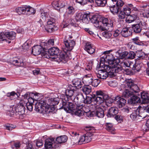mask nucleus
I'll return each mask as SVG.
<instances>
[{
  "mask_svg": "<svg viewBox=\"0 0 149 149\" xmlns=\"http://www.w3.org/2000/svg\"><path fill=\"white\" fill-rule=\"evenodd\" d=\"M63 42L65 46V50L68 52L71 51L75 45V42L73 40L65 39L64 40Z\"/></svg>",
  "mask_w": 149,
  "mask_h": 149,
  "instance_id": "nucleus-14",
  "label": "nucleus"
},
{
  "mask_svg": "<svg viewBox=\"0 0 149 149\" xmlns=\"http://www.w3.org/2000/svg\"><path fill=\"white\" fill-rule=\"evenodd\" d=\"M100 16L98 15H94L90 18V20L91 22L94 24V26L97 28L101 29L102 28L101 25V21H100Z\"/></svg>",
  "mask_w": 149,
  "mask_h": 149,
  "instance_id": "nucleus-11",
  "label": "nucleus"
},
{
  "mask_svg": "<svg viewBox=\"0 0 149 149\" xmlns=\"http://www.w3.org/2000/svg\"><path fill=\"white\" fill-rule=\"evenodd\" d=\"M92 77L91 73L85 75L83 78V81L86 84H91L93 80Z\"/></svg>",
  "mask_w": 149,
  "mask_h": 149,
  "instance_id": "nucleus-22",
  "label": "nucleus"
},
{
  "mask_svg": "<svg viewBox=\"0 0 149 149\" xmlns=\"http://www.w3.org/2000/svg\"><path fill=\"white\" fill-rule=\"evenodd\" d=\"M85 138L84 136H82L80 138L79 140L78 141V143L79 145H81L83 143H85Z\"/></svg>",
  "mask_w": 149,
  "mask_h": 149,
  "instance_id": "nucleus-62",
  "label": "nucleus"
},
{
  "mask_svg": "<svg viewBox=\"0 0 149 149\" xmlns=\"http://www.w3.org/2000/svg\"><path fill=\"white\" fill-rule=\"evenodd\" d=\"M90 18L89 15L87 14H85L83 15L82 21L83 23L87 24L89 22L88 18L90 19Z\"/></svg>",
  "mask_w": 149,
  "mask_h": 149,
  "instance_id": "nucleus-45",
  "label": "nucleus"
},
{
  "mask_svg": "<svg viewBox=\"0 0 149 149\" xmlns=\"http://www.w3.org/2000/svg\"><path fill=\"white\" fill-rule=\"evenodd\" d=\"M36 12V10L33 8L29 6H24V14L30 15L34 14Z\"/></svg>",
  "mask_w": 149,
  "mask_h": 149,
  "instance_id": "nucleus-24",
  "label": "nucleus"
},
{
  "mask_svg": "<svg viewBox=\"0 0 149 149\" xmlns=\"http://www.w3.org/2000/svg\"><path fill=\"white\" fill-rule=\"evenodd\" d=\"M131 68L135 72H139L141 70L142 66V64L137 62L134 64L132 62V65Z\"/></svg>",
  "mask_w": 149,
  "mask_h": 149,
  "instance_id": "nucleus-29",
  "label": "nucleus"
},
{
  "mask_svg": "<svg viewBox=\"0 0 149 149\" xmlns=\"http://www.w3.org/2000/svg\"><path fill=\"white\" fill-rule=\"evenodd\" d=\"M25 104L23 101H21L12 109L13 115L22 116L25 113Z\"/></svg>",
  "mask_w": 149,
  "mask_h": 149,
  "instance_id": "nucleus-5",
  "label": "nucleus"
},
{
  "mask_svg": "<svg viewBox=\"0 0 149 149\" xmlns=\"http://www.w3.org/2000/svg\"><path fill=\"white\" fill-rule=\"evenodd\" d=\"M95 3L98 6L104 7L107 3V0H95Z\"/></svg>",
  "mask_w": 149,
  "mask_h": 149,
  "instance_id": "nucleus-42",
  "label": "nucleus"
},
{
  "mask_svg": "<svg viewBox=\"0 0 149 149\" xmlns=\"http://www.w3.org/2000/svg\"><path fill=\"white\" fill-rule=\"evenodd\" d=\"M67 140V138L65 135L57 137L56 139V141L58 143H61L65 142Z\"/></svg>",
  "mask_w": 149,
  "mask_h": 149,
  "instance_id": "nucleus-35",
  "label": "nucleus"
},
{
  "mask_svg": "<svg viewBox=\"0 0 149 149\" xmlns=\"http://www.w3.org/2000/svg\"><path fill=\"white\" fill-rule=\"evenodd\" d=\"M100 81L98 79H95L92 80V83L91 84L94 87H96L100 83Z\"/></svg>",
  "mask_w": 149,
  "mask_h": 149,
  "instance_id": "nucleus-53",
  "label": "nucleus"
},
{
  "mask_svg": "<svg viewBox=\"0 0 149 149\" xmlns=\"http://www.w3.org/2000/svg\"><path fill=\"white\" fill-rule=\"evenodd\" d=\"M114 100L117 101L116 104L118 106L119 108H121L125 105L126 103V100L123 98L117 97H114Z\"/></svg>",
  "mask_w": 149,
  "mask_h": 149,
  "instance_id": "nucleus-20",
  "label": "nucleus"
},
{
  "mask_svg": "<svg viewBox=\"0 0 149 149\" xmlns=\"http://www.w3.org/2000/svg\"><path fill=\"white\" fill-rule=\"evenodd\" d=\"M120 33L123 37H127L132 35V32L128 28H125L122 29Z\"/></svg>",
  "mask_w": 149,
  "mask_h": 149,
  "instance_id": "nucleus-25",
  "label": "nucleus"
},
{
  "mask_svg": "<svg viewBox=\"0 0 149 149\" xmlns=\"http://www.w3.org/2000/svg\"><path fill=\"white\" fill-rule=\"evenodd\" d=\"M78 92V89L76 88L75 87L72 86V85H69L65 92V96L63 95L62 96L61 103L60 104V107L59 109H63L65 111L69 112V110H74V104L71 102H72L71 98L73 95H75Z\"/></svg>",
  "mask_w": 149,
  "mask_h": 149,
  "instance_id": "nucleus-1",
  "label": "nucleus"
},
{
  "mask_svg": "<svg viewBox=\"0 0 149 149\" xmlns=\"http://www.w3.org/2000/svg\"><path fill=\"white\" fill-rule=\"evenodd\" d=\"M146 24L145 23L139 20L137 24L132 25V27L135 33H140L141 31V26L146 25Z\"/></svg>",
  "mask_w": 149,
  "mask_h": 149,
  "instance_id": "nucleus-15",
  "label": "nucleus"
},
{
  "mask_svg": "<svg viewBox=\"0 0 149 149\" xmlns=\"http://www.w3.org/2000/svg\"><path fill=\"white\" fill-rule=\"evenodd\" d=\"M6 32H1L0 33V41L7 40Z\"/></svg>",
  "mask_w": 149,
  "mask_h": 149,
  "instance_id": "nucleus-51",
  "label": "nucleus"
},
{
  "mask_svg": "<svg viewBox=\"0 0 149 149\" xmlns=\"http://www.w3.org/2000/svg\"><path fill=\"white\" fill-rule=\"evenodd\" d=\"M71 54L70 52L65 50L60 52L59 55L56 57L55 61L58 62H62L64 63L66 62L69 59L71 58Z\"/></svg>",
  "mask_w": 149,
  "mask_h": 149,
  "instance_id": "nucleus-6",
  "label": "nucleus"
},
{
  "mask_svg": "<svg viewBox=\"0 0 149 149\" xmlns=\"http://www.w3.org/2000/svg\"><path fill=\"white\" fill-rule=\"evenodd\" d=\"M83 112H83V113L82 114L80 115H77L78 116H82L83 115H84L85 116H87V117H92L93 116V114H92L91 111H88V112H85L83 111Z\"/></svg>",
  "mask_w": 149,
  "mask_h": 149,
  "instance_id": "nucleus-57",
  "label": "nucleus"
},
{
  "mask_svg": "<svg viewBox=\"0 0 149 149\" xmlns=\"http://www.w3.org/2000/svg\"><path fill=\"white\" fill-rule=\"evenodd\" d=\"M86 128V130L88 131V132L92 133L93 134L95 132L94 128L93 127L88 126H87Z\"/></svg>",
  "mask_w": 149,
  "mask_h": 149,
  "instance_id": "nucleus-58",
  "label": "nucleus"
},
{
  "mask_svg": "<svg viewBox=\"0 0 149 149\" xmlns=\"http://www.w3.org/2000/svg\"><path fill=\"white\" fill-rule=\"evenodd\" d=\"M93 99L97 104H100L104 102V100L105 99L103 97H97L94 95L93 96Z\"/></svg>",
  "mask_w": 149,
  "mask_h": 149,
  "instance_id": "nucleus-37",
  "label": "nucleus"
},
{
  "mask_svg": "<svg viewBox=\"0 0 149 149\" xmlns=\"http://www.w3.org/2000/svg\"><path fill=\"white\" fill-rule=\"evenodd\" d=\"M47 20V24L45 26V29L47 32L51 33L54 30V26L55 20L52 18L48 19Z\"/></svg>",
  "mask_w": 149,
  "mask_h": 149,
  "instance_id": "nucleus-12",
  "label": "nucleus"
},
{
  "mask_svg": "<svg viewBox=\"0 0 149 149\" xmlns=\"http://www.w3.org/2000/svg\"><path fill=\"white\" fill-rule=\"evenodd\" d=\"M139 112L137 111V109L135 110L130 115V118L134 120H137L138 119H142L141 118Z\"/></svg>",
  "mask_w": 149,
  "mask_h": 149,
  "instance_id": "nucleus-32",
  "label": "nucleus"
},
{
  "mask_svg": "<svg viewBox=\"0 0 149 149\" xmlns=\"http://www.w3.org/2000/svg\"><path fill=\"white\" fill-rule=\"evenodd\" d=\"M142 119L145 118L149 114V104L146 106H140L137 109Z\"/></svg>",
  "mask_w": 149,
  "mask_h": 149,
  "instance_id": "nucleus-10",
  "label": "nucleus"
},
{
  "mask_svg": "<svg viewBox=\"0 0 149 149\" xmlns=\"http://www.w3.org/2000/svg\"><path fill=\"white\" fill-rule=\"evenodd\" d=\"M91 87L88 85L84 86L82 88L83 92L86 95L90 93L91 91Z\"/></svg>",
  "mask_w": 149,
  "mask_h": 149,
  "instance_id": "nucleus-39",
  "label": "nucleus"
},
{
  "mask_svg": "<svg viewBox=\"0 0 149 149\" xmlns=\"http://www.w3.org/2000/svg\"><path fill=\"white\" fill-rule=\"evenodd\" d=\"M72 86L75 87L76 88L78 89V91L79 88H81L82 86V83L81 79L76 78L74 79L72 81Z\"/></svg>",
  "mask_w": 149,
  "mask_h": 149,
  "instance_id": "nucleus-23",
  "label": "nucleus"
},
{
  "mask_svg": "<svg viewBox=\"0 0 149 149\" xmlns=\"http://www.w3.org/2000/svg\"><path fill=\"white\" fill-rule=\"evenodd\" d=\"M97 75V77L102 79H106L108 77L107 72L104 71L103 70H99Z\"/></svg>",
  "mask_w": 149,
  "mask_h": 149,
  "instance_id": "nucleus-26",
  "label": "nucleus"
},
{
  "mask_svg": "<svg viewBox=\"0 0 149 149\" xmlns=\"http://www.w3.org/2000/svg\"><path fill=\"white\" fill-rule=\"evenodd\" d=\"M52 6L54 8L57 10H59L60 8L63 7L65 5L62 1H53L52 3Z\"/></svg>",
  "mask_w": 149,
  "mask_h": 149,
  "instance_id": "nucleus-18",
  "label": "nucleus"
},
{
  "mask_svg": "<svg viewBox=\"0 0 149 149\" xmlns=\"http://www.w3.org/2000/svg\"><path fill=\"white\" fill-rule=\"evenodd\" d=\"M12 63L13 64L19 66H22L24 65L23 61H21L20 59L14 60L12 61Z\"/></svg>",
  "mask_w": 149,
  "mask_h": 149,
  "instance_id": "nucleus-44",
  "label": "nucleus"
},
{
  "mask_svg": "<svg viewBox=\"0 0 149 149\" xmlns=\"http://www.w3.org/2000/svg\"><path fill=\"white\" fill-rule=\"evenodd\" d=\"M20 143L19 142H16L14 143V145L12 146V147L13 149H18L20 147Z\"/></svg>",
  "mask_w": 149,
  "mask_h": 149,
  "instance_id": "nucleus-63",
  "label": "nucleus"
},
{
  "mask_svg": "<svg viewBox=\"0 0 149 149\" xmlns=\"http://www.w3.org/2000/svg\"><path fill=\"white\" fill-rule=\"evenodd\" d=\"M141 97L144 102H149V94L148 93L145 92L141 93Z\"/></svg>",
  "mask_w": 149,
  "mask_h": 149,
  "instance_id": "nucleus-33",
  "label": "nucleus"
},
{
  "mask_svg": "<svg viewBox=\"0 0 149 149\" xmlns=\"http://www.w3.org/2000/svg\"><path fill=\"white\" fill-rule=\"evenodd\" d=\"M35 109L36 111L43 114H49L54 110V107H51L43 100H40L36 104Z\"/></svg>",
  "mask_w": 149,
  "mask_h": 149,
  "instance_id": "nucleus-4",
  "label": "nucleus"
},
{
  "mask_svg": "<svg viewBox=\"0 0 149 149\" xmlns=\"http://www.w3.org/2000/svg\"><path fill=\"white\" fill-rule=\"evenodd\" d=\"M137 60H141L145 58L144 53L141 52H139L137 54Z\"/></svg>",
  "mask_w": 149,
  "mask_h": 149,
  "instance_id": "nucleus-50",
  "label": "nucleus"
},
{
  "mask_svg": "<svg viewBox=\"0 0 149 149\" xmlns=\"http://www.w3.org/2000/svg\"><path fill=\"white\" fill-rule=\"evenodd\" d=\"M6 35L7 38L10 40H13L15 39L16 34L15 32L13 31H7L6 32Z\"/></svg>",
  "mask_w": 149,
  "mask_h": 149,
  "instance_id": "nucleus-36",
  "label": "nucleus"
},
{
  "mask_svg": "<svg viewBox=\"0 0 149 149\" xmlns=\"http://www.w3.org/2000/svg\"><path fill=\"white\" fill-rule=\"evenodd\" d=\"M93 134L91 132H87L84 135L85 138V143H87L91 141L92 139V136Z\"/></svg>",
  "mask_w": 149,
  "mask_h": 149,
  "instance_id": "nucleus-38",
  "label": "nucleus"
},
{
  "mask_svg": "<svg viewBox=\"0 0 149 149\" xmlns=\"http://www.w3.org/2000/svg\"><path fill=\"white\" fill-rule=\"evenodd\" d=\"M54 143V139L52 138H49L45 140V147L46 149H50L53 147Z\"/></svg>",
  "mask_w": 149,
  "mask_h": 149,
  "instance_id": "nucleus-16",
  "label": "nucleus"
},
{
  "mask_svg": "<svg viewBox=\"0 0 149 149\" xmlns=\"http://www.w3.org/2000/svg\"><path fill=\"white\" fill-rule=\"evenodd\" d=\"M134 95L133 92H131L128 88L125 87V91L122 93V96L125 98H128Z\"/></svg>",
  "mask_w": 149,
  "mask_h": 149,
  "instance_id": "nucleus-28",
  "label": "nucleus"
},
{
  "mask_svg": "<svg viewBox=\"0 0 149 149\" xmlns=\"http://www.w3.org/2000/svg\"><path fill=\"white\" fill-rule=\"evenodd\" d=\"M128 54V52H123L120 54V58L121 59L125 58L127 56Z\"/></svg>",
  "mask_w": 149,
  "mask_h": 149,
  "instance_id": "nucleus-56",
  "label": "nucleus"
},
{
  "mask_svg": "<svg viewBox=\"0 0 149 149\" xmlns=\"http://www.w3.org/2000/svg\"><path fill=\"white\" fill-rule=\"evenodd\" d=\"M76 97L74 98V102L76 104V107L74 105V110L69 111H74L76 115H80L83 114V102L84 98L83 94L78 93L75 95Z\"/></svg>",
  "mask_w": 149,
  "mask_h": 149,
  "instance_id": "nucleus-3",
  "label": "nucleus"
},
{
  "mask_svg": "<svg viewBox=\"0 0 149 149\" xmlns=\"http://www.w3.org/2000/svg\"><path fill=\"white\" fill-rule=\"evenodd\" d=\"M42 51V47L37 45L33 47L31 52L34 55H38L40 54Z\"/></svg>",
  "mask_w": 149,
  "mask_h": 149,
  "instance_id": "nucleus-21",
  "label": "nucleus"
},
{
  "mask_svg": "<svg viewBox=\"0 0 149 149\" xmlns=\"http://www.w3.org/2000/svg\"><path fill=\"white\" fill-rule=\"evenodd\" d=\"M85 50L89 54H91L95 51L94 47L90 42H87L85 46Z\"/></svg>",
  "mask_w": 149,
  "mask_h": 149,
  "instance_id": "nucleus-17",
  "label": "nucleus"
},
{
  "mask_svg": "<svg viewBox=\"0 0 149 149\" xmlns=\"http://www.w3.org/2000/svg\"><path fill=\"white\" fill-rule=\"evenodd\" d=\"M132 96H133L130 99L128 100V102L129 103L133 105L141 102L139 97L136 96H133V95Z\"/></svg>",
  "mask_w": 149,
  "mask_h": 149,
  "instance_id": "nucleus-27",
  "label": "nucleus"
},
{
  "mask_svg": "<svg viewBox=\"0 0 149 149\" xmlns=\"http://www.w3.org/2000/svg\"><path fill=\"white\" fill-rule=\"evenodd\" d=\"M99 68H103V69H102L105 72H108L110 70L111 68V65L109 66V65H104V66L103 67V66H101V65H99Z\"/></svg>",
  "mask_w": 149,
  "mask_h": 149,
  "instance_id": "nucleus-47",
  "label": "nucleus"
},
{
  "mask_svg": "<svg viewBox=\"0 0 149 149\" xmlns=\"http://www.w3.org/2000/svg\"><path fill=\"white\" fill-rule=\"evenodd\" d=\"M118 109L115 107H112L110 108L108 111L107 116L108 117L113 116L118 113Z\"/></svg>",
  "mask_w": 149,
  "mask_h": 149,
  "instance_id": "nucleus-19",
  "label": "nucleus"
},
{
  "mask_svg": "<svg viewBox=\"0 0 149 149\" xmlns=\"http://www.w3.org/2000/svg\"><path fill=\"white\" fill-rule=\"evenodd\" d=\"M93 101H94V100L93 99V96L92 97L89 96H86L85 99H84V102L83 103L90 104Z\"/></svg>",
  "mask_w": 149,
  "mask_h": 149,
  "instance_id": "nucleus-49",
  "label": "nucleus"
},
{
  "mask_svg": "<svg viewBox=\"0 0 149 149\" xmlns=\"http://www.w3.org/2000/svg\"><path fill=\"white\" fill-rule=\"evenodd\" d=\"M111 67L112 68L113 71H114L116 74V73H120L122 70V68L118 64V63L116 64L115 63L111 65Z\"/></svg>",
  "mask_w": 149,
  "mask_h": 149,
  "instance_id": "nucleus-30",
  "label": "nucleus"
},
{
  "mask_svg": "<svg viewBox=\"0 0 149 149\" xmlns=\"http://www.w3.org/2000/svg\"><path fill=\"white\" fill-rule=\"evenodd\" d=\"M135 54L134 52L133 51H131L129 53L128 52V54L127 55V58L128 59H133L135 57Z\"/></svg>",
  "mask_w": 149,
  "mask_h": 149,
  "instance_id": "nucleus-59",
  "label": "nucleus"
},
{
  "mask_svg": "<svg viewBox=\"0 0 149 149\" xmlns=\"http://www.w3.org/2000/svg\"><path fill=\"white\" fill-rule=\"evenodd\" d=\"M104 100L105 101V102L106 103V104L108 106L109 105V104H111L112 103H113L114 100V99H112L110 97L108 96V97L106 99H104Z\"/></svg>",
  "mask_w": 149,
  "mask_h": 149,
  "instance_id": "nucleus-60",
  "label": "nucleus"
},
{
  "mask_svg": "<svg viewBox=\"0 0 149 149\" xmlns=\"http://www.w3.org/2000/svg\"><path fill=\"white\" fill-rule=\"evenodd\" d=\"M75 12L74 8L72 6H69L66 10V13L68 15H73Z\"/></svg>",
  "mask_w": 149,
  "mask_h": 149,
  "instance_id": "nucleus-46",
  "label": "nucleus"
},
{
  "mask_svg": "<svg viewBox=\"0 0 149 149\" xmlns=\"http://www.w3.org/2000/svg\"><path fill=\"white\" fill-rule=\"evenodd\" d=\"M132 62L131 61L125 60H124L123 61L122 63V64L124 66L130 67L131 68L132 65Z\"/></svg>",
  "mask_w": 149,
  "mask_h": 149,
  "instance_id": "nucleus-43",
  "label": "nucleus"
},
{
  "mask_svg": "<svg viewBox=\"0 0 149 149\" xmlns=\"http://www.w3.org/2000/svg\"><path fill=\"white\" fill-rule=\"evenodd\" d=\"M132 4H128L127 5H124V3L123 1L118 0L116 5L110 6L109 8L111 12L113 14H117L120 11L119 18L122 19L125 18V15H128L131 13L130 8L132 7Z\"/></svg>",
  "mask_w": 149,
  "mask_h": 149,
  "instance_id": "nucleus-2",
  "label": "nucleus"
},
{
  "mask_svg": "<svg viewBox=\"0 0 149 149\" xmlns=\"http://www.w3.org/2000/svg\"><path fill=\"white\" fill-rule=\"evenodd\" d=\"M83 14L81 13L77 12L76 13L75 17L77 21H82Z\"/></svg>",
  "mask_w": 149,
  "mask_h": 149,
  "instance_id": "nucleus-52",
  "label": "nucleus"
},
{
  "mask_svg": "<svg viewBox=\"0 0 149 149\" xmlns=\"http://www.w3.org/2000/svg\"><path fill=\"white\" fill-rule=\"evenodd\" d=\"M40 46L42 47V49L44 51L48 49V48L49 47L47 42H42Z\"/></svg>",
  "mask_w": 149,
  "mask_h": 149,
  "instance_id": "nucleus-48",
  "label": "nucleus"
},
{
  "mask_svg": "<svg viewBox=\"0 0 149 149\" xmlns=\"http://www.w3.org/2000/svg\"><path fill=\"white\" fill-rule=\"evenodd\" d=\"M95 115L99 118H103L104 115L103 110L101 108L97 109L95 112Z\"/></svg>",
  "mask_w": 149,
  "mask_h": 149,
  "instance_id": "nucleus-40",
  "label": "nucleus"
},
{
  "mask_svg": "<svg viewBox=\"0 0 149 149\" xmlns=\"http://www.w3.org/2000/svg\"><path fill=\"white\" fill-rule=\"evenodd\" d=\"M106 129L112 134H115V128L113 127L112 124L111 123H106Z\"/></svg>",
  "mask_w": 149,
  "mask_h": 149,
  "instance_id": "nucleus-34",
  "label": "nucleus"
},
{
  "mask_svg": "<svg viewBox=\"0 0 149 149\" xmlns=\"http://www.w3.org/2000/svg\"><path fill=\"white\" fill-rule=\"evenodd\" d=\"M59 99L58 98L56 97L53 98H51L50 100L51 101L50 102V105L51 106H50L51 107H54H54V106L57 104L59 102Z\"/></svg>",
  "mask_w": 149,
  "mask_h": 149,
  "instance_id": "nucleus-41",
  "label": "nucleus"
},
{
  "mask_svg": "<svg viewBox=\"0 0 149 149\" xmlns=\"http://www.w3.org/2000/svg\"><path fill=\"white\" fill-rule=\"evenodd\" d=\"M16 126L12 124H8L6 126V127L7 130L9 131H11L13 129L15 128Z\"/></svg>",
  "mask_w": 149,
  "mask_h": 149,
  "instance_id": "nucleus-61",
  "label": "nucleus"
},
{
  "mask_svg": "<svg viewBox=\"0 0 149 149\" xmlns=\"http://www.w3.org/2000/svg\"><path fill=\"white\" fill-rule=\"evenodd\" d=\"M143 15L144 17L148 18L149 17V10H144L143 12Z\"/></svg>",
  "mask_w": 149,
  "mask_h": 149,
  "instance_id": "nucleus-64",
  "label": "nucleus"
},
{
  "mask_svg": "<svg viewBox=\"0 0 149 149\" xmlns=\"http://www.w3.org/2000/svg\"><path fill=\"white\" fill-rule=\"evenodd\" d=\"M16 12L19 15L21 14H24V6L19 7L16 9Z\"/></svg>",
  "mask_w": 149,
  "mask_h": 149,
  "instance_id": "nucleus-54",
  "label": "nucleus"
},
{
  "mask_svg": "<svg viewBox=\"0 0 149 149\" xmlns=\"http://www.w3.org/2000/svg\"><path fill=\"white\" fill-rule=\"evenodd\" d=\"M102 35L105 38H110L112 36V34L110 32L105 31L102 33Z\"/></svg>",
  "mask_w": 149,
  "mask_h": 149,
  "instance_id": "nucleus-55",
  "label": "nucleus"
},
{
  "mask_svg": "<svg viewBox=\"0 0 149 149\" xmlns=\"http://www.w3.org/2000/svg\"><path fill=\"white\" fill-rule=\"evenodd\" d=\"M100 21H101L102 24H103L104 26L107 27L106 28L107 29H109L113 27V21L110 19L109 20L107 18L102 17L100 18Z\"/></svg>",
  "mask_w": 149,
  "mask_h": 149,
  "instance_id": "nucleus-13",
  "label": "nucleus"
},
{
  "mask_svg": "<svg viewBox=\"0 0 149 149\" xmlns=\"http://www.w3.org/2000/svg\"><path fill=\"white\" fill-rule=\"evenodd\" d=\"M125 84L124 86L125 87L128 88L131 92H133V94L134 93H138L139 91L138 86L134 84V81L131 79H127L125 81Z\"/></svg>",
  "mask_w": 149,
  "mask_h": 149,
  "instance_id": "nucleus-7",
  "label": "nucleus"
},
{
  "mask_svg": "<svg viewBox=\"0 0 149 149\" xmlns=\"http://www.w3.org/2000/svg\"><path fill=\"white\" fill-rule=\"evenodd\" d=\"M130 14H129L128 15H125V16L126 15L127 16L126 19V21L128 23L132 22L138 18L137 16L135 15H130Z\"/></svg>",
  "mask_w": 149,
  "mask_h": 149,
  "instance_id": "nucleus-31",
  "label": "nucleus"
},
{
  "mask_svg": "<svg viewBox=\"0 0 149 149\" xmlns=\"http://www.w3.org/2000/svg\"><path fill=\"white\" fill-rule=\"evenodd\" d=\"M113 50L111 49L109 51H107L104 52V53L107 54L106 55L105 58L106 60H107L108 63L110 65H113L115 63L117 64L120 62L119 59H115L113 55L111 54H109V53L111 52Z\"/></svg>",
  "mask_w": 149,
  "mask_h": 149,
  "instance_id": "nucleus-9",
  "label": "nucleus"
},
{
  "mask_svg": "<svg viewBox=\"0 0 149 149\" xmlns=\"http://www.w3.org/2000/svg\"><path fill=\"white\" fill-rule=\"evenodd\" d=\"M59 49L57 47H53L48 49V52L45 53L44 56L47 58H51L54 59L58 56Z\"/></svg>",
  "mask_w": 149,
  "mask_h": 149,
  "instance_id": "nucleus-8",
  "label": "nucleus"
}]
</instances>
